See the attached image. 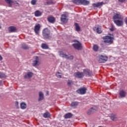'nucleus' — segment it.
Here are the masks:
<instances>
[{"label":"nucleus","instance_id":"obj_11","mask_svg":"<svg viewBox=\"0 0 127 127\" xmlns=\"http://www.w3.org/2000/svg\"><path fill=\"white\" fill-rule=\"evenodd\" d=\"M61 20L63 23H66V22L68 21V19H67V15H66L65 14H62Z\"/></svg>","mask_w":127,"mask_h":127},{"label":"nucleus","instance_id":"obj_41","mask_svg":"<svg viewBox=\"0 0 127 127\" xmlns=\"http://www.w3.org/2000/svg\"><path fill=\"white\" fill-rule=\"evenodd\" d=\"M120 2H125L126 0H118Z\"/></svg>","mask_w":127,"mask_h":127},{"label":"nucleus","instance_id":"obj_44","mask_svg":"<svg viewBox=\"0 0 127 127\" xmlns=\"http://www.w3.org/2000/svg\"><path fill=\"white\" fill-rule=\"evenodd\" d=\"M1 60H2V57L0 55V61H1Z\"/></svg>","mask_w":127,"mask_h":127},{"label":"nucleus","instance_id":"obj_35","mask_svg":"<svg viewBox=\"0 0 127 127\" xmlns=\"http://www.w3.org/2000/svg\"><path fill=\"white\" fill-rule=\"evenodd\" d=\"M111 119L112 121H117V117H116L115 115L111 116Z\"/></svg>","mask_w":127,"mask_h":127},{"label":"nucleus","instance_id":"obj_20","mask_svg":"<svg viewBox=\"0 0 127 127\" xmlns=\"http://www.w3.org/2000/svg\"><path fill=\"white\" fill-rule=\"evenodd\" d=\"M104 2H98L96 3H93V7H99V6H102L103 5Z\"/></svg>","mask_w":127,"mask_h":127},{"label":"nucleus","instance_id":"obj_38","mask_svg":"<svg viewBox=\"0 0 127 127\" xmlns=\"http://www.w3.org/2000/svg\"><path fill=\"white\" fill-rule=\"evenodd\" d=\"M18 105H19L18 101H16L15 102V107H16V109H19V106Z\"/></svg>","mask_w":127,"mask_h":127},{"label":"nucleus","instance_id":"obj_25","mask_svg":"<svg viewBox=\"0 0 127 127\" xmlns=\"http://www.w3.org/2000/svg\"><path fill=\"white\" fill-rule=\"evenodd\" d=\"M74 25L75 26V30L77 32H79L81 30V28H80V26H79V24L77 23H75Z\"/></svg>","mask_w":127,"mask_h":127},{"label":"nucleus","instance_id":"obj_29","mask_svg":"<svg viewBox=\"0 0 127 127\" xmlns=\"http://www.w3.org/2000/svg\"><path fill=\"white\" fill-rule=\"evenodd\" d=\"M21 48H22V49L26 50L27 49H29V47L26 44H22Z\"/></svg>","mask_w":127,"mask_h":127},{"label":"nucleus","instance_id":"obj_30","mask_svg":"<svg viewBox=\"0 0 127 127\" xmlns=\"http://www.w3.org/2000/svg\"><path fill=\"white\" fill-rule=\"evenodd\" d=\"M78 102H73L71 104V106L72 107L73 109H75V108L78 106Z\"/></svg>","mask_w":127,"mask_h":127},{"label":"nucleus","instance_id":"obj_1","mask_svg":"<svg viewBox=\"0 0 127 127\" xmlns=\"http://www.w3.org/2000/svg\"><path fill=\"white\" fill-rule=\"evenodd\" d=\"M104 40V42L106 44H108V45H111L114 43V37H111L110 36H106L103 37Z\"/></svg>","mask_w":127,"mask_h":127},{"label":"nucleus","instance_id":"obj_14","mask_svg":"<svg viewBox=\"0 0 127 127\" xmlns=\"http://www.w3.org/2000/svg\"><path fill=\"white\" fill-rule=\"evenodd\" d=\"M114 23L117 26H123L124 25V21L122 20H115Z\"/></svg>","mask_w":127,"mask_h":127},{"label":"nucleus","instance_id":"obj_6","mask_svg":"<svg viewBox=\"0 0 127 127\" xmlns=\"http://www.w3.org/2000/svg\"><path fill=\"white\" fill-rule=\"evenodd\" d=\"M87 92V88L86 87H82L76 90V93L79 95H85Z\"/></svg>","mask_w":127,"mask_h":127},{"label":"nucleus","instance_id":"obj_4","mask_svg":"<svg viewBox=\"0 0 127 127\" xmlns=\"http://www.w3.org/2000/svg\"><path fill=\"white\" fill-rule=\"evenodd\" d=\"M74 42H77V43H74L72 44V46L76 49V50H82V44L80 43L78 41L75 40Z\"/></svg>","mask_w":127,"mask_h":127},{"label":"nucleus","instance_id":"obj_37","mask_svg":"<svg viewBox=\"0 0 127 127\" xmlns=\"http://www.w3.org/2000/svg\"><path fill=\"white\" fill-rule=\"evenodd\" d=\"M96 31L98 33H102V29L99 27H97L96 29Z\"/></svg>","mask_w":127,"mask_h":127},{"label":"nucleus","instance_id":"obj_45","mask_svg":"<svg viewBox=\"0 0 127 127\" xmlns=\"http://www.w3.org/2000/svg\"><path fill=\"white\" fill-rule=\"evenodd\" d=\"M0 86H2V83L1 80H0Z\"/></svg>","mask_w":127,"mask_h":127},{"label":"nucleus","instance_id":"obj_19","mask_svg":"<svg viewBox=\"0 0 127 127\" xmlns=\"http://www.w3.org/2000/svg\"><path fill=\"white\" fill-rule=\"evenodd\" d=\"M43 99H44V95H43V93H42V92H39V102H40V101H42Z\"/></svg>","mask_w":127,"mask_h":127},{"label":"nucleus","instance_id":"obj_5","mask_svg":"<svg viewBox=\"0 0 127 127\" xmlns=\"http://www.w3.org/2000/svg\"><path fill=\"white\" fill-rule=\"evenodd\" d=\"M98 61L99 63H105V62H107L108 61V56H100Z\"/></svg>","mask_w":127,"mask_h":127},{"label":"nucleus","instance_id":"obj_10","mask_svg":"<svg viewBox=\"0 0 127 127\" xmlns=\"http://www.w3.org/2000/svg\"><path fill=\"white\" fill-rule=\"evenodd\" d=\"M97 111V108L95 107H92L90 109H89L87 112V114L88 116L92 115V114H94L95 112Z\"/></svg>","mask_w":127,"mask_h":127},{"label":"nucleus","instance_id":"obj_28","mask_svg":"<svg viewBox=\"0 0 127 127\" xmlns=\"http://www.w3.org/2000/svg\"><path fill=\"white\" fill-rule=\"evenodd\" d=\"M93 50L95 52H98V51L99 50V46L95 44L93 45Z\"/></svg>","mask_w":127,"mask_h":127},{"label":"nucleus","instance_id":"obj_13","mask_svg":"<svg viewBox=\"0 0 127 127\" xmlns=\"http://www.w3.org/2000/svg\"><path fill=\"white\" fill-rule=\"evenodd\" d=\"M32 76H33V72L31 71L28 72L24 75V79H30V78H32Z\"/></svg>","mask_w":127,"mask_h":127},{"label":"nucleus","instance_id":"obj_17","mask_svg":"<svg viewBox=\"0 0 127 127\" xmlns=\"http://www.w3.org/2000/svg\"><path fill=\"white\" fill-rule=\"evenodd\" d=\"M40 30V24H38L35 26L34 31L36 34H38Z\"/></svg>","mask_w":127,"mask_h":127},{"label":"nucleus","instance_id":"obj_9","mask_svg":"<svg viewBox=\"0 0 127 127\" xmlns=\"http://www.w3.org/2000/svg\"><path fill=\"white\" fill-rule=\"evenodd\" d=\"M32 65L34 67H37V66H39V58L38 57H36L35 60L33 61Z\"/></svg>","mask_w":127,"mask_h":127},{"label":"nucleus","instance_id":"obj_21","mask_svg":"<svg viewBox=\"0 0 127 127\" xmlns=\"http://www.w3.org/2000/svg\"><path fill=\"white\" fill-rule=\"evenodd\" d=\"M27 107V105L25 103L22 102L20 103V108L22 110H25V109H26Z\"/></svg>","mask_w":127,"mask_h":127},{"label":"nucleus","instance_id":"obj_46","mask_svg":"<svg viewBox=\"0 0 127 127\" xmlns=\"http://www.w3.org/2000/svg\"><path fill=\"white\" fill-rule=\"evenodd\" d=\"M1 27H0V29Z\"/></svg>","mask_w":127,"mask_h":127},{"label":"nucleus","instance_id":"obj_42","mask_svg":"<svg viewBox=\"0 0 127 127\" xmlns=\"http://www.w3.org/2000/svg\"><path fill=\"white\" fill-rule=\"evenodd\" d=\"M110 31H114V30H115V29H114V27H113V26H112V28H110Z\"/></svg>","mask_w":127,"mask_h":127},{"label":"nucleus","instance_id":"obj_15","mask_svg":"<svg viewBox=\"0 0 127 127\" xmlns=\"http://www.w3.org/2000/svg\"><path fill=\"white\" fill-rule=\"evenodd\" d=\"M127 92L124 90H122L119 92V98H126Z\"/></svg>","mask_w":127,"mask_h":127},{"label":"nucleus","instance_id":"obj_2","mask_svg":"<svg viewBox=\"0 0 127 127\" xmlns=\"http://www.w3.org/2000/svg\"><path fill=\"white\" fill-rule=\"evenodd\" d=\"M59 54L60 57H62L63 58H65L67 60H73L74 59V56H69L66 54H64L63 51H60L59 52Z\"/></svg>","mask_w":127,"mask_h":127},{"label":"nucleus","instance_id":"obj_40","mask_svg":"<svg viewBox=\"0 0 127 127\" xmlns=\"http://www.w3.org/2000/svg\"><path fill=\"white\" fill-rule=\"evenodd\" d=\"M31 3L32 5H35V4H36V0H32Z\"/></svg>","mask_w":127,"mask_h":127},{"label":"nucleus","instance_id":"obj_34","mask_svg":"<svg viewBox=\"0 0 127 127\" xmlns=\"http://www.w3.org/2000/svg\"><path fill=\"white\" fill-rule=\"evenodd\" d=\"M56 76H57V77L58 78H62V73H61V72H58L56 73Z\"/></svg>","mask_w":127,"mask_h":127},{"label":"nucleus","instance_id":"obj_8","mask_svg":"<svg viewBox=\"0 0 127 127\" xmlns=\"http://www.w3.org/2000/svg\"><path fill=\"white\" fill-rule=\"evenodd\" d=\"M83 74H85L86 76H88V77H90L93 75V72L90 69H83Z\"/></svg>","mask_w":127,"mask_h":127},{"label":"nucleus","instance_id":"obj_7","mask_svg":"<svg viewBox=\"0 0 127 127\" xmlns=\"http://www.w3.org/2000/svg\"><path fill=\"white\" fill-rule=\"evenodd\" d=\"M73 75L75 77V78H78V79H82V78H84V72L78 71L75 72Z\"/></svg>","mask_w":127,"mask_h":127},{"label":"nucleus","instance_id":"obj_12","mask_svg":"<svg viewBox=\"0 0 127 127\" xmlns=\"http://www.w3.org/2000/svg\"><path fill=\"white\" fill-rule=\"evenodd\" d=\"M8 30L10 33H11L16 32L17 29H16V27L14 26H10L8 28Z\"/></svg>","mask_w":127,"mask_h":127},{"label":"nucleus","instance_id":"obj_18","mask_svg":"<svg viewBox=\"0 0 127 127\" xmlns=\"http://www.w3.org/2000/svg\"><path fill=\"white\" fill-rule=\"evenodd\" d=\"M47 20L50 23H54L55 22V17L53 16H50L47 18Z\"/></svg>","mask_w":127,"mask_h":127},{"label":"nucleus","instance_id":"obj_23","mask_svg":"<svg viewBox=\"0 0 127 127\" xmlns=\"http://www.w3.org/2000/svg\"><path fill=\"white\" fill-rule=\"evenodd\" d=\"M5 2L8 4L9 6L11 7L13 3V0H5Z\"/></svg>","mask_w":127,"mask_h":127},{"label":"nucleus","instance_id":"obj_39","mask_svg":"<svg viewBox=\"0 0 127 127\" xmlns=\"http://www.w3.org/2000/svg\"><path fill=\"white\" fill-rule=\"evenodd\" d=\"M52 4H53V0H50L49 1L47 2V4H48V5Z\"/></svg>","mask_w":127,"mask_h":127},{"label":"nucleus","instance_id":"obj_24","mask_svg":"<svg viewBox=\"0 0 127 127\" xmlns=\"http://www.w3.org/2000/svg\"><path fill=\"white\" fill-rule=\"evenodd\" d=\"M90 3V1L87 0H81V4L83 5H88Z\"/></svg>","mask_w":127,"mask_h":127},{"label":"nucleus","instance_id":"obj_43","mask_svg":"<svg viewBox=\"0 0 127 127\" xmlns=\"http://www.w3.org/2000/svg\"><path fill=\"white\" fill-rule=\"evenodd\" d=\"M125 22L126 24H127V17H126L125 19Z\"/></svg>","mask_w":127,"mask_h":127},{"label":"nucleus","instance_id":"obj_27","mask_svg":"<svg viewBox=\"0 0 127 127\" xmlns=\"http://www.w3.org/2000/svg\"><path fill=\"white\" fill-rule=\"evenodd\" d=\"M41 15H42V13L40 11L37 10L35 12V16L36 17L41 16Z\"/></svg>","mask_w":127,"mask_h":127},{"label":"nucleus","instance_id":"obj_36","mask_svg":"<svg viewBox=\"0 0 127 127\" xmlns=\"http://www.w3.org/2000/svg\"><path fill=\"white\" fill-rule=\"evenodd\" d=\"M5 77H6V75L4 73L0 72V78H5Z\"/></svg>","mask_w":127,"mask_h":127},{"label":"nucleus","instance_id":"obj_32","mask_svg":"<svg viewBox=\"0 0 127 127\" xmlns=\"http://www.w3.org/2000/svg\"><path fill=\"white\" fill-rule=\"evenodd\" d=\"M72 2L75 4H81V0H73Z\"/></svg>","mask_w":127,"mask_h":127},{"label":"nucleus","instance_id":"obj_22","mask_svg":"<svg viewBox=\"0 0 127 127\" xmlns=\"http://www.w3.org/2000/svg\"><path fill=\"white\" fill-rule=\"evenodd\" d=\"M73 116V114H71L70 113H68L65 114L64 116V119H71V118Z\"/></svg>","mask_w":127,"mask_h":127},{"label":"nucleus","instance_id":"obj_26","mask_svg":"<svg viewBox=\"0 0 127 127\" xmlns=\"http://www.w3.org/2000/svg\"><path fill=\"white\" fill-rule=\"evenodd\" d=\"M41 48L42 49H48L49 47H48V45L45 43H42L41 45Z\"/></svg>","mask_w":127,"mask_h":127},{"label":"nucleus","instance_id":"obj_16","mask_svg":"<svg viewBox=\"0 0 127 127\" xmlns=\"http://www.w3.org/2000/svg\"><path fill=\"white\" fill-rule=\"evenodd\" d=\"M117 19H118V20H121V19H123V18H122V15L119 14H115L113 16L114 22L115 20H117Z\"/></svg>","mask_w":127,"mask_h":127},{"label":"nucleus","instance_id":"obj_3","mask_svg":"<svg viewBox=\"0 0 127 127\" xmlns=\"http://www.w3.org/2000/svg\"><path fill=\"white\" fill-rule=\"evenodd\" d=\"M43 36L44 39H49L50 37V31L48 28H45L43 31Z\"/></svg>","mask_w":127,"mask_h":127},{"label":"nucleus","instance_id":"obj_33","mask_svg":"<svg viewBox=\"0 0 127 127\" xmlns=\"http://www.w3.org/2000/svg\"><path fill=\"white\" fill-rule=\"evenodd\" d=\"M73 84V81H72L71 80L68 79L67 80V86H68V87H71Z\"/></svg>","mask_w":127,"mask_h":127},{"label":"nucleus","instance_id":"obj_31","mask_svg":"<svg viewBox=\"0 0 127 127\" xmlns=\"http://www.w3.org/2000/svg\"><path fill=\"white\" fill-rule=\"evenodd\" d=\"M43 117L45 118V119L50 118V113H49V112L45 113L43 115Z\"/></svg>","mask_w":127,"mask_h":127}]
</instances>
